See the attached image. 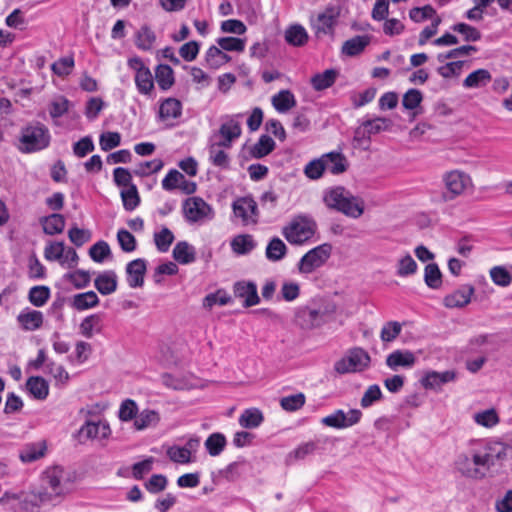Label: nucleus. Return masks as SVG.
<instances>
[{
  "label": "nucleus",
  "instance_id": "38",
  "mask_svg": "<svg viewBox=\"0 0 512 512\" xmlns=\"http://www.w3.org/2000/svg\"><path fill=\"white\" fill-rule=\"evenodd\" d=\"M102 318L100 314H91L86 316L79 325V331L85 338H92L94 333L101 332Z\"/></svg>",
  "mask_w": 512,
  "mask_h": 512
},
{
  "label": "nucleus",
  "instance_id": "26",
  "mask_svg": "<svg viewBox=\"0 0 512 512\" xmlns=\"http://www.w3.org/2000/svg\"><path fill=\"white\" fill-rule=\"evenodd\" d=\"M100 300L94 291L75 294L70 305L77 311H84L98 306Z\"/></svg>",
  "mask_w": 512,
  "mask_h": 512
},
{
  "label": "nucleus",
  "instance_id": "25",
  "mask_svg": "<svg viewBox=\"0 0 512 512\" xmlns=\"http://www.w3.org/2000/svg\"><path fill=\"white\" fill-rule=\"evenodd\" d=\"M231 61V57L218 46L212 45L205 54V63L209 69H218Z\"/></svg>",
  "mask_w": 512,
  "mask_h": 512
},
{
  "label": "nucleus",
  "instance_id": "35",
  "mask_svg": "<svg viewBox=\"0 0 512 512\" xmlns=\"http://www.w3.org/2000/svg\"><path fill=\"white\" fill-rule=\"evenodd\" d=\"M155 79L159 88L163 91H167L175 83L174 71L167 64H159L155 68Z\"/></svg>",
  "mask_w": 512,
  "mask_h": 512
},
{
  "label": "nucleus",
  "instance_id": "50",
  "mask_svg": "<svg viewBox=\"0 0 512 512\" xmlns=\"http://www.w3.org/2000/svg\"><path fill=\"white\" fill-rule=\"evenodd\" d=\"M123 207L127 211H133L140 204V197L136 185H130L126 190L121 191Z\"/></svg>",
  "mask_w": 512,
  "mask_h": 512
},
{
  "label": "nucleus",
  "instance_id": "22",
  "mask_svg": "<svg viewBox=\"0 0 512 512\" xmlns=\"http://www.w3.org/2000/svg\"><path fill=\"white\" fill-rule=\"evenodd\" d=\"M324 160L325 170H328L333 175L344 173L348 168V161L341 152H329L322 155Z\"/></svg>",
  "mask_w": 512,
  "mask_h": 512
},
{
  "label": "nucleus",
  "instance_id": "53",
  "mask_svg": "<svg viewBox=\"0 0 512 512\" xmlns=\"http://www.w3.org/2000/svg\"><path fill=\"white\" fill-rule=\"evenodd\" d=\"M174 239L173 233L167 227H163L160 232L154 234V242L160 252H167Z\"/></svg>",
  "mask_w": 512,
  "mask_h": 512
},
{
  "label": "nucleus",
  "instance_id": "34",
  "mask_svg": "<svg viewBox=\"0 0 512 512\" xmlns=\"http://www.w3.org/2000/svg\"><path fill=\"white\" fill-rule=\"evenodd\" d=\"M273 107L280 113H285L296 106V99L290 90H281L272 99Z\"/></svg>",
  "mask_w": 512,
  "mask_h": 512
},
{
  "label": "nucleus",
  "instance_id": "51",
  "mask_svg": "<svg viewBox=\"0 0 512 512\" xmlns=\"http://www.w3.org/2000/svg\"><path fill=\"white\" fill-rule=\"evenodd\" d=\"M64 277L69 280L76 289H83L89 286L91 281V276L89 271H85L82 269H78L74 272H69L64 275Z\"/></svg>",
  "mask_w": 512,
  "mask_h": 512
},
{
  "label": "nucleus",
  "instance_id": "49",
  "mask_svg": "<svg viewBox=\"0 0 512 512\" xmlns=\"http://www.w3.org/2000/svg\"><path fill=\"white\" fill-rule=\"evenodd\" d=\"M317 447L318 445L315 441L302 443L287 455V462L302 460L306 456L313 454Z\"/></svg>",
  "mask_w": 512,
  "mask_h": 512
},
{
  "label": "nucleus",
  "instance_id": "8",
  "mask_svg": "<svg viewBox=\"0 0 512 512\" xmlns=\"http://www.w3.org/2000/svg\"><path fill=\"white\" fill-rule=\"evenodd\" d=\"M183 213L189 223L202 222L214 216L212 207L200 197L186 199L183 202Z\"/></svg>",
  "mask_w": 512,
  "mask_h": 512
},
{
  "label": "nucleus",
  "instance_id": "30",
  "mask_svg": "<svg viewBox=\"0 0 512 512\" xmlns=\"http://www.w3.org/2000/svg\"><path fill=\"white\" fill-rule=\"evenodd\" d=\"M276 147L275 141L268 135L263 134L258 141L250 148V156L254 159H261L269 155Z\"/></svg>",
  "mask_w": 512,
  "mask_h": 512
},
{
  "label": "nucleus",
  "instance_id": "44",
  "mask_svg": "<svg viewBox=\"0 0 512 512\" xmlns=\"http://www.w3.org/2000/svg\"><path fill=\"white\" fill-rule=\"evenodd\" d=\"M232 250L239 255L250 253L255 247L256 242L250 234L238 235L231 242Z\"/></svg>",
  "mask_w": 512,
  "mask_h": 512
},
{
  "label": "nucleus",
  "instance_id": "32",
  "mask_svg": "<svg viewBox=\"0 0 512 512\" xmlns=\"http://www.w3.org/2000/svg\"><path fill=\"white\" fill-rule=\"evenodd\" d=\"M264 421L263 413L258 408L245 409L239 417V424L245 429L259 427Z\"/></svg>",
  "mask_w": 512,
  "mask_h": 512
},
{
  "label": "nucleus",
  "instance_id": "52",
  "mask_svg": "<svg viewBox=\"0 0 512 512\" xmlns=\"http://www.w3.org/2000/svg\"><path fill=\"white\" fill-rule=\"evenodd\" d=\"M111 255V249L106 241L100 240L92 245L89 249V256L97 263H102Z\"/></svg>",
  "mask_w": 512,
  "mask_h": 512
},
{
  "label": "nucleus",
  "instance_id": "20",
  "mask_svg": "<svg viewBox=\"0 0 512 512\" xmlns=\"http://www.w3.org/2000/svg\"><path fill=\"white\" fill-rule=\"evenodd\" d=\"M456 378V373L451 370L437 372L430 371L425 374V376L421 380V384L426 389H438L442 385L454 381Z\"/></svg>",
  "mask_w": 512,
  "mask_h": 512
},
{
  "label": "nucleus",
  "instance_id": "36",
  "mask_svg": "<svg viewBox=\"0 0 512 512\" xmlns=\"http://www.w3.org/2000/svg\"><path fill=\"white\" fill-rule=\"evenodd\" d=\"M338 74L335 69H327L322 73L315 74L311 78V85L314 90L323 91L335 83Z\"/></svg>",
  "mask_w": 512,
  "mask_h": 512
},
{
  "label": "nucleus",
  "instance_id": "62",
  "mask_svg": "<svg viewBox=\"0 0 512 512\" xmlns=\"http://www.w3.org/2000/svg\"><path fill=\"white\" fill-rule=\"evenodd\" d=\"M436 10L431 5L415 7L409 11V17L412 21L419 23L426 19H434Z\"/></svg>",
  "mask_w": 512,
  "mask_h": 512
},
{
  "label": "nucleus",
  "instance_id": "56",
  "mask_svg": "<svg viewBox=\"0 0 512 512\" xmlns=\"http://www.w3.org/2000/svg\"><path fill=\"white\" fill-rule=\"evenodd\" d=\"M218 46L228 52H243L245 40L236 37H220L216 40Z\"/></svg>",
  "mask_w": 512,
  "mask_h": 512
},
{
  "label": "nucleus",
  "instance_id": "40",
  "mask_svg": "<svg viewBox=\"0 0 512 512\" xmlns=\"http://www.w3.org/2000/svg\"><path fill=\"white\" fill-rule=\"evenodd\" d=\"M492 79L487 69H478L470 73L463 81L465 88H480L486 86Z\"/></svg>",
  "mask_w": 512,
  "mask_h": 512
},
{
  "label": "nucleus",
  "instance_id": "64",
  "mask_svg": "<svg viewBox=\"0 0 512 512\" xmlns=\"http://www.w3.org/2000/svg\"><path fill=\"white\" fill-rule=\"evenodd\" d=\"M137 413L138 407L136 402L132 399H126L120 405L118 416L120 420L128 422L132 419L135 420Z\"/></svg>",
  "mask_w": 512,
  "mask_h": 512
},
{
  "label": "nucleus",
  "instance_id": "4",
  "mask_svg": "<svg viewBox=\"0 0 512 512\" xmlns=\"http://www.w3.org/2000/svg\"><path fill=\"white\" fill-rule=\"evenodd\" d=\"M317 230L315 220L309 215H298L283 227L282 235L294 245H301L311 239Z\"/></svg>",
  "mask_w": 512,
  "mask_h": 512
},
{
  "label": "nucleus",
  "instance_id": "54",
  "mask_svg": "<svg viewBox=\"0 0 512 512\" xmlns=\"http://www.w3.org/2000/svg\"><path fill=\"white\" fill-rule=\"evenodd\" d=\"M474 421L483 427L491 428L499 422V417L495 409H487L473 416Z\"/></svg>",
  "mask_w": 512,
  "mask_h": 512
},
{
  "label": "nucleus",
  "instance_id": "6",
  "mask_svg": "<svg viewBox=\"0 0 512 512\" xmlns=\"http://www.w3.org/2000/svg\"><path fill=\"white\" fill-rule=\"evenodd\" d=\"M370 356L362 348H354L347 356L335 363L334 369L339 374L362 371L369 366Z\"/></svg>",
  "mask_w": 512,
  "mask_h": 512
},
{
  "label": "nucleus",
  "instance_id": "3",
  "mask_svg": "<svg viewBox=\"0 0 512 512\" xmlns=\"http://www.w3.org/2000/svg\"><path fill=\"white\" fill-rule=\"evenodd\" d=\"M20 151L33 153L47 148L51 135L49 129L42 123L36 122L24 127L20 136Z\"/></svg>",
  "mask_w": 512,
  "mask_h": 512
},
{
  "label": "nucleus",
  "instance_id": "63",
  "mask_svg": "<svg viewBox=\"0 0 512 512\" xmlns=\"http://www.w3.org/2000/svg\"><path fill=\"white\" fill-rule=\"evenodd\" d=\"M325 171V164L322 157L314 159L306 164L304 174L312 180H317L322 177Z\"/></svg>",
  "mask_w": 512,
  "mask_h": 512
},
{
  "label": "nucleus",
  "instance_id": "59",
  "mask_svg": "<svg viewBox=\"0 0 512 512\" xmlns=\"http://www.w3.org/2000/svg\"><path fill=\"white\" fill-rule=\"evenodd\" d=\"M168 479L163 474H153L144 484L146 490L151 494H158L167 487Z\"/></svg>",
  "mask_w": 512,
  "mask_h": 512
},
{
  "label": "nucleus",
  "instance_id": "13",
  "mask_svg": "<svg viewBox=\"0 0 512 512\" xmlns=\"http://www.w3.org/2000/svg\"><path fill=\"white\" fill-rule=\"evenodd\" d=\"M295 322L305 330H311L324 324L319 316V311L316 310L313 303L296 309Z\"/></svg>",
  "mask_w": 512,
  "mask_h": 512
},
{
  "label": "nucleus",
  "instance_id": "43",
  "mask_svg": "<svg viewBox=\"0 0 512 512\" xmlns=\"http://www.w3.org/2000/svg\"><path fill=\"white\" fill-rule=\"evenodd\" d=\"M204 445L208 454L212 457H215L220 455L225 449L227 440L224 434L215 432L208 436Z\"/></svg>",
  "mask_w": 512,
  "mask_h": 512
},
{
  "label": "nucleus",
  "instance_id": "19",
  "mask_svg": "<svg viewBox=\"0 0 512 512\" xmlns=\"http://www.w3.org/2000/svg\"><path fill=\"white\" fill-rule=\"evenodd\" d=\"M43 313L30 308L23 309L17 316V322L25 331H35L43 324Z\"/></svg>",
  "mask_w": 512,
  "mask_h": 512
},
{
  "label": "nucleus",
  "instance_id": "55",
  "mask_svg": "<svg viewBox=\"0 0 512 512\" xmlns=\"http://www.w3.org/2000/svg\"><path fill=\"white\" fill-rule=\"evenodd\" d=\"M454 32H458L463 35V39L467 42H475L481 39V32L466 23H456L452 27Z\"/></svg>",
  "mask_w": 512,
  "mask_h": 512
},
{
  "label": "nucleus",
  "instance_id": "7",
  "mask_svg": "<svg viewBox=\"0 0 512 512\" xmlns=\"http://www.w3.org/2000/svg\"><path fill=\"white\" fill-rule=\"evenodd\" d=\"M331 252L332 246L329 243L321 244L309 250L298 263L299 271L301 273H312L329 259Z\"/></svg>",
  "mask_w": 512,
  "mask_h": 512
},
{
  "label": "nucleus",
  "instance_id": "2",
  "mask_svg": "<svg viewBox=\"0 0 512 512\" xmlns=\"http://www.w3.org/2000/svg\"><path fill=\"white\" fill-rule=\"evenodd\" d=\"M323 201L330 209H334L344 215L357 219L364 212V202L353 196L342 186H337L324 193Z\"/></svg>",
  "mask_w": 512,
  "mask_h": 512
},
{
  "label": "nucleus",
  "instance_id": "42",
  "mask_svg": "<svg viewBox=\"0 0 512 512\" xmlns=\"http://www.w3.org/2000/svg\"><path fill=\"white\" fill-rule=\"evenodd\" d=\"M156 41V35L154 31L147 25L142 26L135 35V45L137 48L143 51H149L152 49L153 44Z\"/></svg>",
  "mask_w": 512,
  "mask_h": 512
},
{
  "label": "nucleus",
  "instance_id": "61",
  "mask_svg": "<svg viewBox=\"0 0 512 512\" xmlns=\"http://www.w3.org/2000/svg\"><path fill=\"white\" fill-rule=\"evenodd\" d=\"M492 281L501 287H507L512 282V276L503 266H495L490 270Z\"/></svg>",
  "mask_w": 512,
  "mask_h": 512
},
{
  "label": "nucleus",
  "instance_id": "17",
  "mask_svg": "<svg viewBox=\"0 0 512 512\" xmlns=\"http://www.w3.org/2000/svg\"><path fill=\"white\" fill-rule=\"evenodd\" d=\"M147 270L146 260L138 258L130 261L126 266L127 283L131 288L144 285V276Z\"/></svg>",
  "mask_w": 512,
  "mask_h": 512
},
{
  "label": "nucleus",
  "instance_id": "45",
  "mask_svg": "<svg viewBox=\"0 0 512 512\" xmlns=\"http://www.w3.org/2000/svg\"><path fill=\"white\" fill-rule=\"evenodd\" d=\"M218 142L209 146V160L215 166L221 169H228L230 165L229 155L222 149Z\"/></svg>",
  "mask_w": 512,
  "mask_h": 512
},
{
  "label": "nucleus",
  "instance_id": "21",
  "mask_svg": "<svg viewBox=\"0 0 512 512\" xmlns=\"http://www.w3.org/2000/svg\"><path fill=\"white\" fill-rule=\"evenodd\" d=\"M47 450L46 441L25 444L19 451V458L23 463H31L44 457Z\"/></svg>",
  "mask_w": 512,
  "mask_h": 512
},
{
  "label": "nucleus",
  "instance_id": "28",
  "mask_svg": "<svg viewBox=\"0 0 512 512\" xmlns=\"http://www.w3.org/2000/svg\"><path fill=\"white\" fill-rule=\"evenodd\" d=\"M182 115V103L180 100L169 97L160 103L159 117L162 120L177 119Z\"/></svg>",
  "mask_w": 512,
  "mask_h": 512
},
{
  "label": "nucleus",
  "instance_id": "46",
  "mask_svg": "<svg viewBox=\"0 0 512 512\" xmlns=\"http://www.w3.org/2000/svg\"><path fill=\"white\" fill-rule=\"evenodd\" d=\"M51 295L48 286H34L29 290L28 300L35 307H43L49 300Z\"/></svg>",
  "mask_w": 512,
  "mask_h": 512
},
{
  "label": "nucleus",
  "instance_id": "39",
  "mask_svg": "<svg viewBox=\"0 0 512 512\" xmlns=\"http://www.w3.org/2000/svg\"><path fill=\"white\" fill-rule=\"evenodd\" d=\"M287 254V246L279 237H273L265 251L266 258L271 262L282 260Z\"/></svg>",
  "mask_w": 512,
  "mask_h": 512
},
{
  "label": "nucleus",
  "instance_id": "9",
  "mask_svg": "<svg viewBox=\"0 0 512 512\" xmlns=\"http://www.w3.org/2000/svg\"><path fill=\"white\" fill-rule=\"evenodd\" d=\"M443 181L446 187V192L443 193L444 201L455 199L471 184L470 176L458 170L447 172L443 177Z\"/></svg>",
  "mask_w": 512,
  "mask_h": 512
},
{
  "label": "nucleus",
  "instance_id": "33",
  "mask_svg": "<svg viewBox=\"0 0 512 512\" xmlns=\"http://www.w3.org/2000/svg\"><path fill=\"white\" fill-rule=\"evenodd\" d=\"M135 84L140 94L151 96L155 86L153 76L149 68L141 69L135 74Z\"/></svg>",
  "mask_w": 512,
  "mask_h": 512
},
{
  "label": "nucleus",
  "instance_id": "47",
  "mask_svg": "<svg viewBox=\"0 0 512 512\" xmlns=\"http://www.w3.org/2000/svg\"><path fill=\"white\" fill-rule=\"evenodd\" d=\"M160 420L159 414L155 410L145 409L134 420V426L137 430H143L149 426L156 425Z\"/></svg>",
  "mask_w": 512,
  "mask_h": 512
},
{
  "label": "nucleus",
  "instance_id": "23",
  "mask_svg": "<svg viewBox=\"0 0 512 512\" xmlns=\"http://www.w3.org/2000/svg\"><path fill=\"white\" fill-rule=\"evenodd\" d=\"M94 286L102 295H110L117 289V275L113 270L100 273L94 280Z\"/></svg>",
  "mask_w": 512,
  "mask_h": 512
},
{
  "label": "nucleus",
  "instance_id": "58",
  "mask_svg": "<svg viewBox=\"0 0 512 512\" xmlns=\"http://www.w3.org/2000/svg\"><path fill=\"white\" fill-rule=\"evenodd\" d=\"M230 301L231 297L227 294V292L223 289H219L215 293H210L205 296L203 300V306L210 309L216 304L221 306L227 305Z\"/></svg>",
  "mask_w": 512,
  "mask_h": 512
},
{
  "label": "nucleus",
  "instance_id": "5",
  "mask_svg": "<svg viewBox=\"0 0 512 512\" xmlns=\"http://www.w3.org/2000/svg\"><path fill=\"white\" fill-rule=\"evenodd\" d=\"M65 471L60 466L47 468L42 475V489L39 492L41 502L51 501L54 497L61 496L65 491Z\"/></svg>",
  "mask_w": 512,
  "mask_h": 512
},
{
  "label": "nucleus",
  "instance_id": "11",
  "mask_svg": "<svg viewBox=\"0 0 512 512\" xmlns=\"http://www.w3.org/2000/svg\"><path fill=\"white\" fill-rule=\"evenodd\" d=\"M234 216L240 218L244 225L256 224L259 211L256 201L251 196L237 198L232 203Z\"/></svg>",
  "mask_w": 512,
  "mask_h": 512
},
{
  "label": "nucleus",
  "instance_id": "12",
  "mask_svg": "<svg viewBox=\"0 0 512 512\" xmlns=\"http://www.w3.org/2000/svg\"><path fill=\"white\" fill-rule=\"evenodd\" d=\"M339 15V6H328L323 13H320L317 18L312 21V27L316 35L332 34Z\"/></svg>",
  "mask_w": 512,
  "mask_h": 512
},
{
  "label": "nucleus",
  "instance_id": "10",
  "mask_svg": "<svg viewBox=\"0 0 512 512\" xmlns=\"http://www.w3.org/2000/svg\"><path fill=\"white\" fill-rule=\"evenodd\" d=\"M362 417V412L359 409H350L347 413L342 409H337L330 415L321 419L324 426L344 429L357 424Z\"/></svg>",
  "mask_w": 512,
  "mask_h": 512
},
{
  "label": "nucleus",
  "instance_id": "1",
  "mask_svg": "<svg viewBox=\"0 0 512 512\" xmlns=\"http://www.w3.org/2000/svg\"><path fill=\"white\" fill-rule=\"evenodd\" d=\"M512 449L503 442L489 441L471 450L472 461L484 478L496 465H501Z\"/></svg>",
  "mask_w": 512,
  "mask_h": 512
},
{
  "label": "nucleus",
  "instance_id": "27",
  "mask_svg": "<svg viewBox=\"0 0 512 512\" xmlns=\"http://www.w3.org/2000/svg\"><path fill=\"white\" fill-rule=\"evenodd\" d=\"M456 469L465 477L472 479H482V473L476 468L472 461V456L467 454L458 455L455 461Z\"/></svg>",
  "mask_w": 512,
  "mask_h": 512
},
{
  "label": "nucleus",
  "instance_id": "31",
  "mask_svg": "<svg viewBox=\"0 0 512 512\" xmlns=\"http://www.w3.org/2000/svg\"><path fill=\"white\" fill-rule=\"evenodd\" d=\"M173 258L180 264L186 265L196 260L195 248L186 241L178 242L173 248Z\"/></svg>",
  "mask_w": 512,
  "mask_h": 512
},
{
  "label": "nucleus",
  "instance_id": "16",
  "mask_svg": "<svg viewBox=\"0 0 512 512\" xmlns=\"http://www.w3.org/2000/svg\"><path fill=\"white\" fill-rule=\"evenodd\" d=\"M417 357L410 350H394L386 357V365L392 371H398L400 368L411 369L416 364Z\"/></svg>",
  "mask_w": 512,
  "mask_h": 512
},
{
  "label": "nucleus",
  "instance_id": "24",
  "mask_svg": "<svg viewBox=\"0 0 512 512\" xmlns=\"http://www.w3.org/2000/svg\"><path fill=\"white\" fill-rule=\"evenodd\" d=\"M370 41L369 35H357L343 43L341 52L350 57L357 56L364 51Z\"/></svg>",
  "mask_w": 512,
  "mask_h": 512
},
{
  "label": "nucleus",
  "instance_id": "14",
  "mask_svg": "<svg viewBox=\"0 0 512 512\" xmlns=\"http://www.w3.org/2000/svg\"><path fill=\"white\" fill-rule=\"evenodd\" d=\"M242 129L240 123L234 117H227L218 130V135L221 139L218 145L222 148H231L232 142L241 136Z\"/></svg>",
  "mask_w": 512,
  "mask_h": 512
},
{
  "label": "nucleus",
  "instance_id": "29",
  "mask_svg": "<svg viewBox=\"0 0 512 512\" xmlns=\"http://www.w3.org/2000/svg\"><path fill=\"white\" fill-rule=\"evenodd\" d=\"M43 231L47 235H56L63 232L65 228V218L62 214L53 213L40 218Z\"/></svg>",
  "mask_w": 512,
  "mask_h": 512
},
{
  "label": "nucleus",
  "instance_id": "37",
  "mask_svg": "<svg viewBox=\"0 0 512 512\" xmlns=\"http://www.w3.org/2000/svg\"><path fill=\"white\" fill-rule=\"evenodd\" d=\"M27 389L38 400H44L49 394L47 381L40 376H31L26 382Z\"/></svg>",
  "mask_w": 512,
  "mask_h": 512
},
{
  "label": "nucleus",
  "instance_id": "57",
  "mask_svg": "<svg viewBox=\"0 0 512 512\" xmlns=\"http://www.w3.org/2000/svg\"><path fill=\"white\" fill-rule=\"evenodd\" d=\"M423 100V94L420 90L411 88L402 98V105L407 110L417 109Z\"/></svg>",
  "mask_w": 512,
  "mask_h": 512
},
{
  "label": "nucleus",
  "instance_id": "18",
  "mask_svg": "<svg viewBox=\"0 0 512 512\" xmlns=\"http://www.w3.org/2000/svg\"><path fill=\"white\" fill-rule=\"evenodd\" d=\"M474 291L475 289L472 285H462L453 293L446 295L443 303L447 308H462L470 303Z\"/></svg>",
  "mask_w": 512,
  "mask_h": 512
},
{
  "label": "nucleus",
  "instance_id": "60",
  "mask_svg": "<svg viewBox=\"0 0 512 512\" xmlns=\"http://www.w3.org/2000/svg\"><path fill=\"white\" fill-rule=\"evenodd\" d=\"M402 325L397 321H389L381 329L380 338L383 342L394 341L401 333Z\"/></svg>",
  "mask_w": 512,
  "mask_h": 512
},
{
  "label": "nucleus",
  "instance_id": "48",
  "mask_svg": "<svg viewBox=\"0 0 512 512\" xmlns=\"http://www.w3.org/2000/svg\"><path fill=\"white\" fill-rule=\"evenodd\" d=\"M425 284L431 289H438L442 284V273L436 263H430L425 267Z\"/></svg>",
  "mask_w": 512,
  "mask_h": 512
},
{
  "label": "nucleus",
  "instance_id": "41",
  "mask_svg": "<svg viewBox=\"0 0 512 512\" xmlns=\"http://www.w3.org/2000/svg\"><path fill=\"white\" fill-rule=\"evenodd\" d=\"M285 40L292 46L300 47L307 43L308 34L302 25H291L285 31Z\"/></svg>",
  "mask_w": 512,
  "mask_h": 512
},
{
  "label": "nucleus",
  "instance_id": "15",
  "mask_svg": "<svg viewBox=\"0 0 512 512\" xmlns=\"http://www.w3.org/2000/svg\"><path fill=\"white\" fill-rule=\"evenodd\" d=\"M237 298L243 299V307L249 308L260 302L257 285L252 281H238L233 286Z\"/></svg>",
  "mask_w": 512,
  "mask_h": 512
}]
</instances>
